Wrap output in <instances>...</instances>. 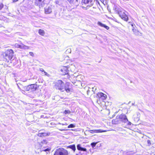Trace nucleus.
<instances>
[{
    "instance_id": "obj_1",
    "label": "nucleus",
    "mask_w": 155,
    "mask_h": 155,
    "mask_svg": "<svg viewBox=\"0 0 155 155\" xmlns=\"http://www.w3.org/2000/svg\"><path fill=\"white\" fill-rule=\"evenodd\" d=\"M13 54V51L11 49H8L5 51L4 56L6 60H10L12 58Z\"/></svg>"
},
{
    "instance_id": "obj_2",
    "label": "nucleus",
    "mask_w": 155,
    "mask_h": 155,
    "mask_svg": "<svg viewBox=\"0 0 155 155\" xmlns=\"http://www.w3.org/2000/svg\"><path fill=\"white\" fill-rule=\"evenodd\" d=\"M64 83L61 80H58L55 83V87L61 91H64Z\"/></svg>"
},
{
    "instance_id": "obj_3",
    "label": "nucleus",
    "mask_w": 155,
    "mask_h": 155,
    "mask_svg": "<svg viewBox=\"0 0 155 155\" xmlns=\"http://www.w3.org/2000/svg\"><path fill=\"white\" fill-rule=\"evenodd\" d=\"M54 155H68V151L63 148L56 149Z\"/></svg>"
},
{
    "instance_id": "obj_4",
    "label": "nucleus",
    "mask_w": 155,
    "mask_h": 155,
    "mask_svg": "<svg viewBox=\"0 0 155 155\" xmlns=\"http://www.w3.org/2000/svg\"><path fill=\"white\" fill-rule=\"evenodd\" d=\"M77 147L78 150L81 151L79 152L76 155H87V153H84L82 152L85 151L87 152V150L86 148L82 147L80 144H78L77 146Z\"/></svg>"
},
{
    "instance_id": "obj_5",
    "label": "nucleus",
    "mask_w": 155,
    "mask_h": 155,
    "mask_svg": "<svg viewBox=\"0 0 155 155\" xmlns=\"http://www.w3.org/2000/svg\"><path fill=\"white\" fill-rule=\"evenodd\" d=\"M126 12H127L123 10H119L118 11V14L124 20L127 21L128 17L126 15Z\"/></svg>"
},
{
    "instance_id": "obj_6",
    "label": "nucleus",
    "mask_w": 155,
    "mask_h": 155,
    "mask_svg": "<svg viewBox=\"0 0 155 155\" xmlns=\"http://www.w3.org/2000/svg\"><path fill=\"white\" fill-rule=\"evenodd\" d=\"M15 47L17 48L22 49L24 50H27L29 49V47L26 46L22 43L21 45H19L18 44L16 43L15 45Z\"/></svg>"
},
{
    "instance_id": "obj_7",
    "label": "nucleus",
    "mask_w": 155,
    "mask_h": 155,
    "mask_svg": "<svg viewBox=\"0 0 155 155\" xmlns=\"http://www.w3.org/2000/svg\"><path fill=\"white\" fill-rule=\"evenodd\" d=\"M119 118L120 122H122L124 123H126L128 121V120L126 115L124 114H121L119 115Z\"/></svg>"
},
{
    "instance_id": "obj_8",
    "label": "nucleus",
    "mask_w": 155,
    "mask_h": 155,
    "mask_svg": "<svg viewBox=\"0 0 155 155\" xmlns=\"http://www.w3.org/2000/svg\"><path fill=\"white\" fill-rule=\"evenodd\" d=\"M35 5L38 6L39 8L42 7L44 5V1L45 0H35Z\"/></svg>"
},
{
    "instance_id": "obj_9",
    "label": "nucleus",
    "mask_w": 155,
    "mask_h": 155,
    "mask_svg": "<svg viewBox=\"0 0 155 155\" xmlns=\"http://www.w3.org/2000/svg\"><path fill=\"white\" fill-rule=\"evenodd\" d=\"M94 2V1L93 0H84V2L85 4H88L87 7H84L86 8V9H87L88 7H91L92 6Z\"/></svg>"
},
{
    "instance_id": "obj_10",
    "label": "nucleus",
    "mask_w": 155,
    "mask_h": 155,
    "mask_svg": "<svg viewBox=\"0 0 155 155\" xmlns=\"http://www.w3.org/2000/svg\"><path fill=\"white\" fill-rule=\"evenodd\" d=\"M70 84L69 83L67 82L64 85V91H65L69 93L71 91V89L70 88Z\"/></svg>"
},
{
    "instance_id": "obj_11",
    "label": "nucleus",
    "mask_w": 155,
    "mask_h": 155,
    "mask_svg": "<svg viewBox=\"0 0 155 155\" xmlns=\"http://www.w3.org/2000/svg\"><path fill=\"white\" fill-rule=\"evenodd\" d=\"M88 131H89L91 133L93 134L94 133H99L105 132H106V131L102 130L101 129H99L91 130H89Z\"/></svg>"
},
{
    "instance_id": "obj_12",
    "label": "nucleus",
    "mask_w": 155,
    "mask_h": 155,
    "mask_svg": "<svg viewBox=\"0 0 155 155\" xmlns=\"http://www.w3.org/2000/svg\"><path fill=\"white\" fill-rule=\"evenodd\" d=\"M120 119L119 118V115L117 116L116 118L112 120V123L113 124H116L120 123Z\"/></svg>"
},
{
    "instance_id": "obj_13",
    "label": "nucleus",
    "mask_w": 155,
    "mask_h": 155,
    "mask_svg": "<svg viewBox=\"0 0 155 155\" xmlns=\"http://www.w3.org/2000/svg\"><path fill=\"white\" fill-rule=\"evenodd\" d=\"M52 7L51 6L46 7L45 9V14H50L52 12Z\"/></svg>"
},
{
    "instance_id": "obj_14",
    "label": "nucleus",
    "mask_w": 155,
    "mask_h": 155,
    "mask_svg": "<svg viewBox=\"0 0 155 155\" xmlns=\"http://www.w3.org/2000/svg\"><path fill=\"white\" fill-rule=\"evenodd\" d=\"M61 71L62 72V74L65 75L68 73V68L66 67L63 66L61 69Z\"/></svg>"
},
{
    "instance_id": "obj_15",
    "label": "nucleus",
    "mask_w": 155,
    "mask_h": 155,
    "mask_svg": "<svg viewBox=\"0 0 155 155\" xmlns=\"http://www.w3.org/2000/svg\"><path fill=\"white\" fill-rule=\"evenodd\" d=\"M50 133L49 132L46 133H40L38 134V136L39 137H46L49 136L50 134Z\"/></svg>"
},
{
    "instance_id": "obj_16",
    "label": "nucleus",
    "mask_w": 155,
    "mask_h": 155,
    "mask_svg": "<svg viewBox=\"0 0 155 155\" xmlns=\"http://www.w3.org/2000/svg\"><path fill=\"white\" fill-rule=\"evenodd\" d=\"M71 4L77 6L78 5V0H67Z\"/></svg>"
},
{
    "instance_id": "obj_17",
    "label": "nucleus",
    "mask_w": 155,
    "mask_h": 155,
    "mask_svg": "<svg viewBox=\"0 0 155 155\" xmlns=\"http://www.w3.org/2000/svg\"><path fill=\"white\" fill-rule=\"evenodd\" d=\"M97 24L101 26V27L104 28L107 30H108L109 29V27L108 26H107L105 25L102 24L100 22H98L97 23Z\"/></svg>"
},
{
    "instance_id": "obj_18",
    "label": "nucleus",
    "mask_w": 155,
    "mask_h": 155,
    "mask_svg": "<svg viewBox=\"0 0 155 155\" xmlns=\"http://www.w3.org/2000/svg\"><path fill=\"white\" fill-rule=\"evenodd\" d=\"M31 87V91H33L35 90L37 88V85L34 84L30 85Z\"/></svg>"
},
{
    "instance_id": "obj_19",
    "label": "nucleus",
    "mask_w": 155,
    "mask_h": 155,
    "mask_svg": "<svg viewBox=\"0 0 155 155\" xmlns=\"http://www.w3.org/2000/svg\"><path fill=\"white\" fill-rule=\"evenodd\" d=\"M132 31L134 32V34L136 35H141L142 34L139 31H136L134 28L132 29Z\"/></svg>"
},
{
    "instance_id": "obj_20",
    "label": "nucleus",
    "mask_w": 155,
    "mask_h": 155,
    "mask_svg": "<svg viewBox=\"0 0 155 155\" xmlns=\"http://www.w3.org/2000/svg\"><path fill=\"white\" fill-rule=\"evenodd\" d=\"M38 33L40 35L43 36L45 34V31L41 29H39L38 30Z\"/></svg>"
},
{
    "instance_id": "obj_21",
    "label": "nucleus",
    "mask_w": 155,
    "mask_h": 155,
    "mask_svg": "<svg viewBox=\"0 0 155 155\" xmlns=\"http://www.w3.org/2000/svg\"><path fill=\"white\" fill-rule=\"evenodd\" d=\"M24 89L27 91H31L30 85H28L27 86L25 87H24Z\"/></svg>"
},
{
    "instance_id": "obj_22",
    "label": "nucleus",
    "mask_w": 155,
    "mask_h": 155,
    "mask_svg": "<svg viewBox=\"0 0 155 155\" xmlns=\"http://www.w3.org/2000/svg\"><path fill=\"white\" fill-rule=\"evenodd\" d=\"M68 147L74 151H75L76 150L75 146V145H70L68 146Z\"/></svg>"
},
{
    "instance_id": "obj_23",
    "label": "nucleus",
    "mask_w": 155,
    "mask_h": 155,
    "mask_svg": "<svg viewBox=\"0 0 155 155\" xmlns=\"http://www.w3.org/2000/svg\"><path fill=\"white\" fill-rule=\"evenodd\" d=\"M104 94L102 93H99L97 94V96L99 98H101L103 95Z\"/></svg>"
},
{
    "instance_id": "obj_24",
    "label": "nucleus",
    "mask_w": 155,
    "mask_h": 155,
    "mask_svg": "<svg viewBox=\"0 0 155 155\" xmlns=\"http://www.w3.org/2000/svg\"><path fill=\"white\" fill-rule=\"evenodd\" d=\"M97 142H93L91 143V145L92 147V148H94L97 144Z\"/></svg>"
},
{
    "instance_id": "obj_25",
    "label": "nucleus",
    "mask_w": 155,
    "mask_h": 155,
    "mask_svg": "<svg viewBox=\"0 0 155 155\" xmlns=\"http://www.w3.org/2000/svg\"><path fill=\"white\" fill-rule=\"evenodd\" d=\"M75 127V126L73 124H71L68 126V128H74Z\"/></svg>"
},
{
    "instance_id": "obj_26",
    "label": "nucleus",
    "mask_w": 155,
    "mask_h": 155,
    "mask_svg": "<svg viewBox=\"0 0 155 155\" xmlns=\"http://www.w3.org/2000/svg\"><path fill=\"white\" fill-rule=\"evenodd\" d=\"M92 91L94 93H95V91H96L97 89V87H94L92 88Z\"/></svg>"
},
{
    "instance_id": "obj_27",
    "label": "nucleus",
    "mask_w": 155,
    "mask_h": 155,
    "mask_svg": "<svg viewBox=\"0 0 155 155\" xmlns=\"http://www.w3.org/2000/svg\"><path fill=\"white\" fill-rule=\"evenodd\" d=\"M57 124L62 125H67L68 124L67 123H61L60 122L58 123Z\"/></svg>"
},
{
    "instance_id": "obj_28",
    "label": "nucleus",
    "mask_w": 155,
    "mask_h": 155,
    "mask_svg": "<svg viewBox=\"0 0 155 155\" xmlns=\"http://www.w3.org/2000/svg\"><path fill=\"white\" fill-rule=\"evenodd\" d=\"M107 98V95L105 94H104L103 95V96L101 98L103 100H105L106 99V98Z\"/></svg>"
},
{
    "instance_id": "obj_29",
    "label": "nucleus",
    "mask_w": 155,
    "mask_h": 155,
    "mask_svg": "<svg viewBox=\"0 0 155 155\" xmlns=\"http://www.w3.org/2000/svg\"><path fill=\"white\" fill-rule=\"evenodd\" d=\"M42 74H44L45 75L49 77V74H48L47 72H46L45 71H44L43 73H42Z\"/></svg>"
},
{
    "instance_id": "obj_30",
    "label": "nucleus",
    "mask_w": 155,
    "mask_h": 155,
    "mask_svg": "<svg viewBox=\"0 0 155 155\" xmlns=\"http://www.w3.org/2000/svg\"><path fill=\"white\" fill-rule=\"evenodd\" d=\"M64 112L65 114H70V111L69 110H65Z\"/></svg>"
},
{
    "instance_id": "obj_31",
    "label": "nucleus",
    "mask_w": 155,
    "mask_h": 155,
    "mask_svg": "<svg viewBox=\"0 0 155 155\" xmlns=\"http://www.w3.org/2000/svg\"><path fill=\"white\" fill-rule=\"evenodd\" d=\"M66 52L67 53H71V49L70 48L67 49Z\"/></svg>"
},
{
    "instance_id": "obj_32",
    "label": "nucleus",
    "mask_w": 155,
    "mask_h": 155,
    "mask_svg": "<svg viewBox=\"0 0 155 155\" xmlns=\"http://www.w3.org/2000/svg\"><path fill=\"white\" fill-rule=\"evenodd\" d=\"M3 5L1 3L0 4V10H1L2 8H3Z\"/></svg>"
},
{
    "instance_id": "obj_33",
    "label": "nucleus",
    "mask_w": 155,
    "mask_h": 155,
    "mask_svg": "<svg viewBox=\"0 0 155 155\" xmlns=\"http://www.w3.org/2000/svg\"><path fill=\"white\" fill-rule=\"evenodd\" d=\"M29 54L32 57L34 56V54L33 52H29Z\"/></svg>"
},
{
    "instance_id": "obj_34",
    "label": "nucleus",
    "mask_w": 155,
    "mask_h": 155,
    "mask_svg": "<svg viewBox=\"0 0 155 155\" xmlns=\"http://www.w3.org/2000/svg\"><path fill=\"white\" fill-rule=\"evenodd\" d=\"M129 23H131V25L133 27V28H134V23H133L131 22H129Z\"/></svg>"
},
{
    "instance_id": "obj_35",
    "label": "nucleus",
    "mask_w": 155,
    "mask_h": 155,
    "mask_svg": "<svg viewBox=\"0 0 155 155\" xmlns=\"http://www.w3.org/2000/svg\"><path fill=\"white\" fill-rule=\"evenodd\" d=\"M39 70H40V71H41L42 72V73H43L45 71L44 70V69L42 68H40Z\"/></svg>"
},
{
    "instance_id": "obj_36",
    "label": "nucleus",
    "mask_w": 155,
    "mask_h": 155,
    "mask_svg": "<svg viewBox=\"0 0 155 155\" xmlns=\"http://www.w3.org/2000/svg\"><path fill=\"white\" fill-rule=\"evenodd\" d=\"M41 143H46L47 142H46V140H43L41 142Z\"/></svg>"
},
{
    "instance_id": "obj_37",
    "label": "nucleus",
    "mask_w": 155,
    "mask_h": 155,
    "mask_svg": "<svg viewBox=\"0 0 155 155\" xmlns=\"http://www.w3.org/2000/svg\"><path fill=\"white\" fill-rule=\"evenodd\" d=\"M127 123V124L128 125H130L131 124V123L128 121Z\"/></svg>"
},
{
    "instance_id": "obj_38",
    "label": "nucleus",
    "mask_w": 155,
    "mask_h": 155,
    "mask_svg": "<svg viewBox=\"0 0 155 155\" xmlns=\"http://www.w3.org/2000/svg\"><path fill=\"white\" fill-rule=\"evenodd\" d=\"M147 143H148V144H151V142H150V140H148L147 141Z\"/></svg>"
},
{
    "instance_id": "obj_39",
    "label": "nucleus",
    "mask_w": 155,
    "mask_h": 155,
    "mask_svg": "<svg viewBox=\"0 0 155 155\" xmlns=\"http://www.w3.org/2000/svg\"><path fill=\"white\" fill-rule=\"evenodd\" d=\"M51 125H55L56 124H55V123H53V122H52V123H51Z\"/></svg>"
},
{
    "instance_id": "obj_40",
    "label": "nucleus",
    "mask_w": 155,
    "mask_h": 155,
    "mask_svg": "<svg viewBox=\"0 0 155 155\" xmlns=\"http://www.w3.org/2000/svg\"><path fill=\"white\" fill-rule=\"evenodd\" d=\"M61 131H64V130H65V129H59Z\"/></svg>"
},
{
    "instance_id": "obj_41",
    "label": "nucleus",
    "mask_w": 155,
    "mask_h": 155,
    "mask_svg": "<svg viewBox=\"0 0 155 155\" xmlns=\"http://www.w3.org/2000/svg\"><path fill=\"white\" fill-rule=\"evenodd\" d=\"M14 2L17 1L18 0H12Z\"/></svg>"
},
{
    "instance_id": "obj_42",
    "label": "nucleus",
    "mask_w": 155,
    "mask_h": 155,
    "mask_svg": "<svg viewBox=\"0 0 155 155\" xmlns=\"http://www.w3.org/2000/svg\"><path fill=\"white\" fill-rule=\"evenodd\" d=\"M48 149H45V151H48Z\"/></svg>"
},
{
    "instance_id": "obj_43",
    "label": "nucleus",
    "mask_w": 155,
    "mask_h": 155,
    "mask_svg": "<svg viewBox=\"0 0 155 155\" xmlns=\"http://www.w3.org/2000/svg\"><path fill=\"white\" fill-rule=\"evenodd\" d=\"M90 150V152H91V154H92V153H93V152H91V149H90V150Z\"/></svg>"
},
{
    "instance_id": "obj_44",
    "label": "nucleus",
    "mask_w": 155,
    "mask_h": 155,
    "mask_svg": "<svg viewBox=\"0 0 155 155\" xmlns=\"http://www.w3.org/2000/svg\"><path fill=\"white\" fill-rule=\"evenodd\" d=\"M18 87L20 90H21L20 88L18 86Z\"/></svg>"
},
{
    "instance_id": "obj_45",
    "label": "nucleus",
    "mask_w": 155,
    "mask_h": 155,
    "mask_svg": "<svg viewBox=\"0 0 155 155\" xmlns=\"http://www.w3.org/2000/svg\"><path fill=\"white\" fill-rule=\"evenodd\" d=\"M129 24L131 25V23H129Z\"/></svg>"
},
{
    "instance_id": "obj_46",
    "label": "nucleus",
    "mask_w": 155,
    "mask_h": 155,
    "mask_svg": "<svg viewBox=\"0 0 155 155\" xmlns=\"http://www.w3.org/2000/svg\"><path fill=\"white\" fill-rule=\"evenodd\" d=\"M93 8H94V7H93Z\"/></svg>"
},
{
    "instance_id": "obj_47",
    "label": "nucleus",
    "mask_w": 155,
    "mask_h": 155,
    "mask_svg": "<svg viewBox=\"0 0 155 155\" xmlns=\"http://www.w3.org/2000/svg\"><path fill=\"white\" fill-rule=\"evenodd\" d=\"M101 0L102 1V0ZM102 0L103 1L104 0Z\"/></svg>"
}]
</instances>
